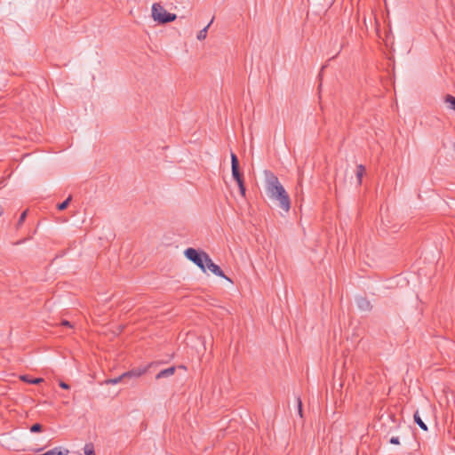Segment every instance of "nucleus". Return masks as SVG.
Here are the masks:
<instances>
[{"mask_svg": "<svg viewBox=\"0 0 455 455\" xmlns=\"http://www.w3.org/2000/svg\"><path fill=\"white\" fill-rule=\"evenodd\" d=\"M266 180V192L267 196L277 203V205L285 211L289 212L291 208V200L288 193L283 186L279 182L277 176L269 170L264 171Z\"/></svg>", "mask_w": 455, "mask_h": 455, "instance_id": "nucleus-1", "label": "nucleus"}, {"mask_svg": "<svg viewBox=\"0 0 455 455\" xmlns=\"http://www.w3.org/2000/svg\"><path fill=\"white\" fill-rule=\"evenodd\" d=\"M184 255L188 259L196 264L203 272L206 271L205 262L209 258V255L201 250L189 247L185 250Z\"/></svg>", "mask_w": 455, "mask_h": 455, "instance_id": "nucleus-2", "label": "nucleus"}, {"mask_svg": "<svg viewBox=\"0 0 455 455\" xmlns=\"http://www.w3.org/2000/svg\"><path fill=\"white\" fill-rule=\"evenodd\" d=\"M231 171H232V177L236 181V183H241L244 181L243 180V174L240 171V165H239V160L236 156V155L233 152H231Z\"/></svg>", "mask_w": 455, "mask_h": 455, "instance_id": "nucleus-3", "label": "nucleus"}, {"mask_svg": "<svg viewBox=\"0 0 455 455\" xmlns=\"http://www.w3.org/2000/svg\"><path fill=\"white\" fill-rule=\"evenodd\" d=\"M206 267L215 275L222 277V278L228 280V282L233 283V281L230 278H228V276L225 275L223 270L218 265L213 263V261L212 260V259L210 257L208 258V259L205 262V268Z\"/></svg>", "mask_w": 455, "mask_h": 455, "instance_id": "nucleus-4", "label": "nucleus"}, {"mask_svg": "<svg viewBox=\"0 0 455 455\" xmlns=\"http://www.w3.org/2000/svg\"><path fill=\"white\" fill-rule=\"evenodd\" d=\"M176 18V14L164 11L163 15L156 14L155 21H157L160 24H166L174 21Z\"/></svg>", "mask_w": 455, "mask_h": 455, "instance_id": "nucleus-5", "label": "nucleus"}, {"mask_svg": "<svg viewBox=\"0 0 455 455\" xmlns=\"http://www.w3.org/2000/svg\"><path fill=\"white\" fill-rule=\"evenodd\" d=\"M147 370H148V367H138V368H133L131 371H125V372H124V374L125 375V379L128 382L132 378L136 379V378L140 377L147 371Z\"/></svg>", "mask_w": 455, "mask_h": 455, "instance_id": "nucleus-6", "label": "nucleus"}, {"mask_svg": "<svg viewBox=\"0 0 455 455\" xmlns=\"http://www.w3.org/2000/svg\"><path fill=\"white\" fill-rule=\"evenodd\" d=\"M356 304L360 309L364 311H371L372 308V305L365 297H359L356 299Z\"/></svg>", "mask_w": 455, "mask_h": 455, "instance_id": "nucleus-7", "label": "nucleus"}, {"mask_svg": "<svg viewBox=\"0 0 455 455\" xmlns=\"http://www.w3.org/2000/svg\"><path fill=\"white\" fill-rule=\"evenodd\" d=\"M175 371H176V368L174 366H171L167 369L162 370L156 374V379H159L172 376L175 373Z\"/></svg>", "mask_w": 455, "mask_h": 455, "instance_id": "nucleus-8", "label": "nucleus"}, {"mask_svg": "<svg viewBox=\"0 0 455 455\" xmlns=\"http://www.w3.org/2000/svg\"><path fill=\"white\" fill-rule=\"evenodd\" d=\"M20 379L34 385H37L44 381V379L42 378H31L29 375H20Z\"/></svg>", "mask_w": 455, "mask_h": 455, "instance_id": "nucleus-9", "label": "nucleus"}, {"mask_svg": "<svg viewBox=\"0 0 455 455\" xmlns=\"http://www.w3.org/2000/svg\"><path fill=\"white\" fill-rule=\"evenodd\" d=\"M120 382H124V383H127V380L125 379V375L123 373L121 374L120 376L116 377V378H114V379H108L105 380V383L107 385H115V384H117V383H120Z\"/></svg>", "mask_w": 455, "mask_h": 455, "instance_id": "nucleus-10", "label": "nucleus"}, {"mask_svg": "<svg viewBox=\"0 0 455 455\" xmlns=\"http://www.w3.org/2000/svg\"><path fill=\"white\" fill-rule=\"evenodd\" d=\"M413 418H414V421L415 423L424 431H427V425L425 424V422L422 420V419L420 418L419 416V411H415L414 415H413Z\"/></svg>", "mask_w": 455, "mask_h": 455, "instance_id": "nucleus-11", "label": "nucleus"}, {"mask_svg": "<svg viewBox=\"0 0 455 455\" xmlns=\"http://www.w3.org/2000/svg\"><path fill=\"white\" fill-rule=\"evenodd\" d=\"M164 11H165V10L164 9V7L159 3L153 4V5H152V17H153V19L155 20L156 14L163 15Z\"/></svg>", "mask_w": 455, "mask_h": 455, "instance_id": "nucleus-12", "label": "nucleus"}, {"mask_svg": "<svg viewBox=\"0 0 455 455\" xmlns=\"http://www.w3.org/2000/svg\"><path fill=\"white\" fill-rule=\"evenodd\" d=\"M213 19L214 18L212 19V20L208 23L207 26H205L203 29H201L198 32L197 36H196L198 40L202 41L206 38L208 28L211 26V24L213 22Z\"/></svg>", "mask_w": 455, "mask_h": 455, "instance_id": "nucleus-13", "label": "nucleus"}, {"mask_svg": "<svg viewBox=\"0 0 455 455\" xmlns=\"http://www.w3.org/2000/svg\"><path fill=\"white\" fill-rule=\"evenodd\" d=\"M444 101L449 104V108L455 111V97L454 96H452L451 94H447L444 98Z\"/></svg>", "mask_w": 455, "mask_h": 455, "instance_id": "nucleus-14", "label": "nucleus"}, {"mask_svg": "<svg viewBox=\"0 0 455 455\" xmlns=\"http://www.w3.org/2000/svg\"><path fill=\"white\" fill-rule=\"evenodd\" d=\"M364 172H365V168L363 164L357 165L356 177H357L359 184H361V182H362V178L364 174Z\"/></svg>", "mask_w": 455, "mask_h": 455, "instance_id": "nucleus-15", "label": "nucleus"}, {"mask_svg": "<svg viewBox=\"0 0 455 455\" xmlns=\"http://www.w3.org/2000/svg\"><path fill=\"white\" fill-rule=\"evenodd\" d=\"M71 200H72V196H69L65 201H63L62 203H60V204H59L57 205V209L59 211H64L65 209L68 208V206L70 204Z\"/></svg>", "mask_w": 455, "mask_h": 455, "instance_id": "nucleus-16", "label": "nucleus"}, {"mask_svg": "<svg viewBox=\"0 0 455 455\" xmlns=\"http://www.w3.org/2000/svg\"><path fill=\"white\" fill-rule=\"evenodd\" d=\"M28 210H25L20 216L19 220L16 224V228L19 229L26 220Z\"/></svg>", "mask_w": 455, "mask_h": 455, "instance_id": "nucleus-17", "label": "nucleus"}, {"mask_svg": "<svg viewBox=\"0 0 455 455\" xmlns=\"http://www.w3.org/2000/svg\"><path fill=\"white\" fill-rule=\"evenodd\" d=\"M42 430H43V425H41L40 423L33 424L30 427V431L32 433H40V432H42Z\"/></svg>", "mask_w": 455, "mask_h": 455, "instance_id": "nucleus-18", "label": "nucleus"}, {"mask_svg": "<svg viewBox=\"0 0 455 455\" xmlns=\"http://www.w3.org/2000/svg\"><path fill=\"white\" fill-rule=\"evenodd\" d=\"M84 454L85 455H96L95 451H94V449H93V445L92 443L85 445V447H84Z\"/></svg>", "mask_w": 455, "mask_h": 455, "instance_id": "nucleus-19", "label": "nucleus"}, {"mask_svg": "<svg viewBox=\"0 0 455 455\" xmlns=\"http://www.w3.org/2000/svg\"><path fill=\"white\" fill-rule=\"evenodd\" d=\"M237 185H238L241 196L244 197L245 196V193H246V188H245L244 181H243L241 183H238Z\"/></svg>", "mask_w": 455, "mask_h": 455, "instance_id": "nucleus-20", "label": "nucleus"}, {"mask_svg": "<svg viewBox=\"0 0 455 455\" xmlns=\"http://www.w3.org/2000/svg\"><path fill=\"white\" fill-rule=\"evenodd\" d=\"M298 411L300 417H302V402L300 397H297Z\"/></svg>", "mask_w": 455, "mask_h": 455, "instance_id": "nucleus-21", "label": "nucleus"}, {"mask_svg": "<svg viewBox=\"0 0 455 455\" xmlns=\"http://www.w3.org/2000/svg\"><path fill=\"white\" fill-rule=\"evenodd\" d=\"M391 444L398 445L400 444V440L398 436H392L389 440Z\"/></svg>", "mask_w": 455, "mask_h": 455, "instance_id": "nucleus-22", "label": "nucleus"}, {"mask_svg": "<svg viewBox=\"0 0 455 455\" xmlns=\"http://www.w3.org/2000/svg\"><path fill=\"white\" fill-rule=\"evenodd\" d=\"M60 325L61 326H65V327H68V328H72V324L70 322H68V320H62L61 323H60Z\"/></svg>", "mask_w": 455, "mask_h": 455, "instance_id": "nucleus-23", "label": "nucleus"}, {"mask_svg": "<svg viewBox=\"0 0 455 455\" xmlns=\"http://www.w3.org/2000/svg\"><path fill=\"white\" fill-rule=\"evenodd\" d=\"M59 385L63 389H67L68 390V389L70 388V386L68 383L64 382V381H60Z\"/></svg>", "mask_w": 455, "mask_h": 455, "instance_id": "nucleus-24", "label": "nucleus"}, {"mask_svg": "<svg viewBox=\"0 0 455 455\" xmlns=\"http://www.w3.org/2000/svg\"><path fill=\"white\" fill-rule=\"evenodd\" d=\"M43 450H44V448L31 449V451H34V452H39V451H42Z\"/></svg>", "mask_w": 455, "mask_h": 455, "instance_id": "nucleus-25", "label": "nucleus"}, {"mask_svg": "<svg viewBox=\"0 0 455 455\" xmlns=\"http://www.w3.org/2000/svg\"><path fill=\"white\" fill-rule=\"evenodd\" d=\"M453 148H454V150H455V143L453 144Z\"/></svg>", "mask_w": 455, "mask_h": 455, "instance_id": "nucleus-26", "label": "nucleus"}]
</instances>
